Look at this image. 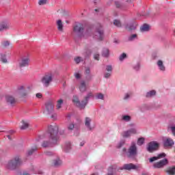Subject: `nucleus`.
I'll list each match as a JSON object with an SVG mask.
<instances>
[{
    "label": "nucleus",
    "instance_id": "5701e85b",
    "mask_svg": "<svg viewBox=\"0 0 175 175\" xmlns=\"http://www.w3.org/2000/svg\"><path fill=\"white\" fill-rule=\"evenodd\" d=\"M79 88L81 92H85V91H87V85L85 81H81Z\"/></svg>",
    "mask_w": 175,
    "mask_h": 175
},
{
    "label": "nucleus",
    "instance_id": "a19ab883",
    "mask_svg": "<svg viewBox=\"0 0 175 175\" xmlns=\"http://www.w3.org/2000/svg\"><path fill=\"white\" fill-rule=\"evenodd\" d=\"M131 96H132V92H129L124 94V96L123 99H124V100H128V99H129L131 98Z\"/></svg>",
    "mask_w": 175,
    "mask_h": 175
},
{
    "label": "nucleus",
    "instance_id": "6ab92c4d",
    "mask_svg": "<svg viewBox=\"0 0 175 175\" xmlns=\"http://www.w3.org/2000/svg\"><path fill=\"white\" fill-rule=\"evenodd\" d=\"M92 120L90 118L86 117L85 118V126L88 131H92V126H91V122Z\"/></svg>",
    "mask_w": 175,
    "mask_h": 175
},
{
    "label": "nucleus",
    "instance_id": "e433bc0d",
    "mask_svg": "<svg viewBox=\"0 0 175 175\" xmlns=\"http://www.w3.org/2000/svg\"><path fill=\"white\" fill-rule=\"evenodd\" d=\"M146 110H150V107L148 106V105L145 104L140 107V111L142 113H144V111H146Z\"/></svg>",
    "mask_w": 175,
    "mask_h": 175
},
{
    "label": "nucleus",
    "instance_id": "338daca9",
    "mask_svg": "<svg viewBox=\"0 0 175 175\" xmlns=\"http://www.w3.org/2000/svg\"><path fill=\"white\" fill-rule=\"evenodd\" d=\"M36 98H38V99H40L42 98V95L41 93H37L36 94Z\"/></svg>",
    "mask_w": 175,
    "mask_h": 175
},
{
    "label": "nucleus",
    "instance_id": "69168bd1",
    "mask_svg": "<svg viewBox=\"0 0 175 175\" xmlns=\"http://www.w3.org/2000/svg\"><path fill=\"white\" fill-rule=\"evenodd\" d=\"M44 154L46 155V157H51V155H53V152H44Z\"/></svg>",
    "mask_w": 175,
    "mask_h": 175
},
{
    "label": "nucleus",
    "instance_id": "8fccbe9b",
    "mask_svg": "<svg viewBox=\"0 0 175 175\" xmlns=\"http://www.w3.org/2000/svg\"><path fill=\"white\" fill-rule=\"evenodd\" d=\"M106 70H107V72L111 73V72H113V66H111V65L107 66Z\"/></svg>",
    "mask_w": 175,
    "mask_h": 175
},
{
    "label": "nucleus",
    "instance_id": "6e6552de",
    "mask_svg": "<svg viewBox=\"0 0 175 175\" xmlns=\"http://www.w3.org/2000/svg\"><path fill=\"white\" fill-rule=\"evenodd\" d=\"M159 148V144L155 141H152L148 144L147 151H148V152H154V151L158 150Z\"/></svg>",
    "mask_w": 175,
    "mask_h": 175
},
{
    "label": "nucleus",
    "instance_id": "39448f33",
    "mask_svg": "<svg viewBox=\"0 0 175 175\" xmlns=\"http://www.w3.org/2000/svg\"><path fill=\"white\" fill-rule=\"evenodd\" d=\"M53 81V72H46L42 78L41 82L44 87H49Z\"/></svg>",
    "mask_w": 175,
    "mask_h": 175
},
{
    "label": "nucleus",
    "instance_id": "f257e3e1",
    "mask_svg": "<svg viewBox=\"0 0 175 175\" xmlns=\"http://www.w3.org/2000/svg\"><path fill=\"white\" fill-rule=\"evenodd\" d=\"M84 25L83 23H77L72 28V32L75 38H84V36H91L92 35V31L91 29H88L84 34Z\"/></svg>",
    "mask_w": 175,
    "mask_h": 175
},
{
    "label": "nucleus",
    "instance_id": "f03ea898",
    "mask_svg": "<svg viewBox=\"0 0 175 175\" xmlns=\"http://www.w3.org/2000/svg\"><path fill=\"white\" fill-rule=\"evenodd\" d=\"M48 136L53 144H57L59 137L58 136V126L50 125L48 127Z\"/></svg>",
    "mask_w": 175,
    "mask_h": 175
},
{
    "label": "nucleus",
    "instance_id": "6e6d98bb",
    "mask_svg": "<svg viewBox=\"0 0 175 175\" xmlns=\"http://www.w3.org/2000/svg\"><path fill=\"white\" fill-rule=\"evenodd\" d=\"M155 161H158L157 156V157H153L149 159V162L150 163H152V162H155Z\"/></svg>",
    "mask_w": 175,
    "mask_h": 175
},
{
    "label": "nucleus",
    "instance_id": "473e14b6",
    "mask_svg": "<svg viewBox=\"0 0 175 175\" xmlns=\"http://www.w3.org/2000/svg\"><path fill=\"white\" fill-rule=\"evenodd\" d=\"M141 31L142 32H148V31H150V25H147V24H144L142 27H141Z\"/></svg>",
    "mask_w": 175,
    "mask_h": 175
},
{
    "label": "nucleus",
    "instance_id": "603ef678",
    "mask_svg": "<svg viewBox=\"0 0 175 175\" xmlns=\"http://www.w3.org/2000/svg\"><path fill=\"white\" fill-rule=\"evenodd\" d=\"M47 3V0H39L38 1V5L40 6H43V5H46Z\"/></svg>",
    "mask_w": 175,
    "mask_h": 175
},
{
    "label": "nucleus",
    "instance_id": "4c0bfd02",
    "mask_svg": "<svg viewBox=\"0 0 175 175\" xmlns=\"http://www.w3.org/2000/svg\"><path fill=\"white\" fill-rule=\"evenodd\" d=\"M137 39V34H132L128 38L129 42H133Z\"/></svg>",
    "mask_w": 175,
    "mask_h": 175
},
{
    "label": "nucleus",
    "instance_id": "49530a36",
    "mask_svg": "<svg viewBox=\"0 0 175 175\" xmlns=\"http://www.w3.org/2000/svg\"><path fill=\"white\" fill-rule=\"evenodd\" d=\"M37 150H38V148L36 147L32 148L31 150H28L27 154L32 155L33 152H35V151H37Z\"/></svg>",
    "mask_w": 175,
    "mask_h": 175
},
{
    "label": "nucleus",
    "instance_id": "a878e982",
    "mask_svg": "<svg viewBox=\"0 0 175 175\" xmlns=\"http://www.w3.org/2000/svg\"><path fill=\"white\" fill-rule=\"evenodd\" d=\"M121 120L124 122H131V121H132V117L129 115H122Z\"/></svg>",
    "mask_w": 175,
    "mask_h": 175
},
{
    "label": "nucleus",
    "instance_id": "13d9d810",
    "mask_svg": "<svg viewBox=\"0 0 175 175\" xmlns=\"http://www.w3.org/2000/svg\"><path fill=\"white\" fill-rule=\"evenodd\" d=\"M100 56V55H99V53H94V59H96V61H99Z\"/></svg>",
    "mask_w": 175,
    "mask_h": 175
},
{
    "label": "nucleus",
    "instance_id": "4d7b16f0",
    "mask_svg": "<svg viewBox=\"0 0 175 175\" xmlns=\"http://www.w3.org/2000/svg\"><path fill=\"white\" fill-rule=\"evenodd\" d=\"M68 129L69 131H73V129H75V124L70 123V124L68 126Z\"/></svg>",
    "mask_w": 175,
    "mask_h": 175
},
{
    "label": "nucleus",
    "instance_id": "5fc2aeb1",
    "mask_svg": "<svg viewBox=\"0 0 175 175\" xmlns=\"http://www.w3.org/2000/svg\"><path fill=\"white\" fill-rule=\"evenodd\" d=\"M169 129H170L173 136L175 137V126H171L169 127Z\"/></svg>",
    "mask_w": 175,
    "mask_h": 175
},
{
    "label": "nucleus",
    "instance_id": "79ce46f5",
    "mask_svg": "<svg viewBox=\"0 0 175 175\" xmlns=\"http://www.w3.org/2000/svg\"><path fill=\"white\" fill-rule=\"evenodd\" d=\"M51 143L49 141H44L42 144V147H43L44 148H47V147H50L51 146Z\"/></svg>",
    "mask_w": 175,
    "mask_h": 175
},
{
    "label": "nucleus",
    "instance_id": "f3484780",
    "mask_svg": "<svg viewBox=\"0 0 175 175\" xmlns=\"http://www.w3.org/2000/svg\"><path fill=\"white\" fill-rule=\"evenodd\" d=\"M45 109L48 114H51L54 111V105L53 103L49 101L45 103Z\"/></svg>",
    "mask_w": 175,
    "mask_h": 175
},
{
    "label": "nucleus",
    "instance_id": "0eeeda50",
    "mask_svg": "<svg viewBox=\"0 0 175 175\" xmlns=\"http://www.w3.org/2000/svg\"><path fill=\"white\" fill-rule=\"evenodd\" d=\"M19 68H27L29 66V57L25 56L18 61Z\"/></svg>",
    "mask_w": 175,
    "mask_h": 175
},
{
    "label": "nucleus",
    "instance_id": "ea45409f",
    "mask_svg": "<svg viewBox=\"0 0 175 175\" xmlns=\"http://www.w3.org/2000/svg\"><path fill=\"white\" fill-rule=\"evenodd\" d=\"M144 137H140L137 141V146H143L144 144Z\"/></svg>",
    "mask_w": 175,
    "mask_h": 175
},
{
    "label": "nucleus",
    "instance_id": "2eb2a0df",
    "mask_svg": "<svg viewBox=\"0 0 175 175\" xmlns=\"http://www.w3.org/2000/svg\"><path fill=\"white\" fill-rule=\"evenodd\" d=\"M137 166L133 163L124 164L121 168V170H136Z\"/></svg>",
    "mask_w": 175,
    "mask_h": 175
},
{
    "label": "nucleus",
    "instance_id": "c756f323",
    "mask_svg": "<svg viewBox=\"0 0 175 175\" xmlns=\"http://www.w3.org/2000/svg\"><path fill=\"white\" fill-rule=\"evenodd\" d=\"M57 30L59 31V32H64V24H62V21L58 20L57 21Z\"/></svg>",
    "mask_w": 175,
    "mask_h": 175
},
{
    "label": "nucleus",
    "instance_id": "dca6fc26",
    "mask_svg": "<svg viewBox=\"0 0 175 175\" xmlns=\"http://www.w3.org/2000/svg\"><path fill=\"white\" fill-rule=\"evenodd\" d=\"M5 101L10 106H14L16 105V98L13 96L7 95L5 96Z\"/></svg>",
    "mask_w": 175,
    "mask_h": 175
},
{
    "label": "nucleus",
    "instance_id": "680f3d73",
    "mask_svg": "<svg viewBox=\"0 0 175 175\" xmlns=\"http://www.w3.org/2000/svg\"><path fill=\"white\" fill-rule=\"evenodd\" d=\"M74 76H75V79H77V80L81 79V75L79 72H75L74 74Z\"/></svg>",
    "mask_w": 175,
    "mask_h": 175
},
{
    "label": "nucleus",
    "instance_id": "c03bdc74",
    "mask_svg": "<svg viewBox=\"0 0 175 175\" xmlns=\"http://www.w3.org/2000/svg\"><path fill=\"white\" fill-rule=\"evenodd\" d=\"M74 61L76 64H80V62H83V61H84V59L81 57H77L74 59Z\"/></svg>",
    "mask_w": 175,
    "mask_h": 175
},
{
    "label": "nucleus",
    "instance_id": "e2e57ef3",
    "mask_svg": "<svg viewBox=\"0 0 175 175\" xmlns=\"http://www.w3.org/2000/svg\"><path fill=\"white\" fill-rule=\"evenodd\" d=\"M124 144H125V141H120L118 144V148H121Z\"/></svg>",
    "mask_w": 175,
    "mask_h": 175
},
{
    "label": "nucleus",
    "instance_id": "de8ad7c7",
    "mask_svg": "<svg viewBox=\"0 0 175 175\" xmlns=\"http://www.w3.org/2000/svg\"><path fill=\"white\" fill-rule=\"evenodd\" d=\"M113 25H115L116 27H118L119 28L122 26L121 21L117 19L113 21Z\"/></svg>",
    "mask_w": 175,
    "mask_h": 175
},
{
    "label": "nucleus",
    "instance_id": "774afa93",
    "mask_svg": "<svg viewBox=\"0 0 175 175\" xmlns=\"http://www.w3.org/2000/svg\"><path fill=\"white\" fill-rule=\"evenodd\" d=\"M111 171H109L107 175H114V174L113 173V168L110 169Z\"/></svg>",
    "mask_w": 175,
    "mask_h": 175
},
{
    "label": "nucleus",
    "instance_id": "f704fd0d",
    "mask_svg": "<svg viewBox=\"0 0 175 175\" xmlns=\"http://www.w3.org/2000/svg\"><path fill=\"white\" fill-rule=\"evenodd\" d=\"M62 105H64V100L63 99L58 100L56 105V109L57 110H59V109L62 107Z\"/></svg>",
    "mask_w": 175,
    "mask_h": 175
},
{
    "label": "nucleus",
    "instance_id": "7ed1b4c3",
    "mask_svg": "<svg viewBox=\"0 0 175 175\" xmlns=\"http://www.w3.org/2000/svg\"><path fill=\"white\" fill-rule=\"evenodd\" d=\"M23 165V161L20 158V156H16L12 159L10 160L6 164L7 169L9 170H16L18 166Z\"/></svg>",
    "mask_w": 175,
    "mask_h": 175
},
{
    "label": "nucleus",
    "instance_id": "09e8293b",
    "mask_svg": "<svg viewBox=\"0 0 175 175\" xmlns=\"http://www.w3.org/2000/svg\"><path fill=\"white\" fill-rule=\"evenodd\" d=\"M125 58H126V53H122L119 57L120 61H124Z\"/></svg>",
    "mask_w": 175,
    "mask_h": 175
},
{
    "label": "nucleus",
    "instance_id": "052dcab7",
    "mask_svg": "<svg viewBox=\"0 0 175 175\" xmlns=\"http://www.w3.org/2000/svg\"><path fill=\"white\" fill-rule=\"evenodd\" d=\"M92 53H93L94 54H95V53H99V48L98 46L94 47L92 49Z\"/></svg>",
    "mask_w": 175,
    "mask_h": 175
},
{
    "label": "nucleus",
    "instance_id": "bf43d9fd",
    "mask_svg": "<svg viewBox=\"0 0 175 175\" xmlns=\"http://www.w3.org/2000/svg\"><path fill=\"white\" fill-rule=\"evenodd\" d=\"M111 77V72H105L104 77L105 79H109Z\"/></svg>",
    "mask_w": 175,
    "mask_h": 175
},
{
    "label": "nucleus",
    "instance_id": "72a5a7b5",
    "mask_svg": "<svg viewBox=\"0 0 175 175\" xmlns=\"http://www.w3.org/2000/svg\"><path fill=\"white\" fill-rule=\"evenodd\" d=\"M140 68H141L140 62H137V64L133 66V70H135V72H140Z\"/></svg>",
    "mask_w": 175,
    "mask_h": 175
},
{
    "label": "nucleus",
    "instance_id": "b1692460",
    "mask_svg": "<svg viewBox=\"0 0 175 175\" xmlns=\"http://www.w3.org/2000/svg\"><path fill=\"white\" fill-rule=\"evenodd\" d=\"M53 165L54 167H59V166L62 165V161L59 158H57L53 160Z\"/></svg>",
    "mask_w": 175,
    "mask_h": 175
},
{
    "label": "nucleus",
    "instance_id": "9b49d317",
    "mask_svg": "<svg viewBox=\"0 0 175 175\" xmlns=\"http://www.w3.org/2000/svg\"><path fill=\"white\" fill-rule=\"evenodd\" d=\"M94 98V92H88L87 94L84 96L83 100H82V103L83 105V109H85V106L88 105L90 99Z\"/></svg>",
    "mask_w": 175,
    "mask_h": 175
},
{
    "label": "nucleus",
    "instance_id": "2f4dec72",
    "mask_svg": "<svg viewBox=\"0 0 175 175\" xmlns=\"http://www.w3.org/2000/svg\"><path fill=\"white\" fill-rule=\"evenodd\" d=\"M64 150L65 152H69L70 150H72V144H70V142H68L67 144H66Z\"/></svg>",
    "mask_w": 175,
    "mask_h": 175
},
{
    "label": "nucleus",
    "instance_id": "9d476101",
    "mask_svg": "<svg viewBox=\"0 0 175 175\" xmlns=\"http://www.w3.org/2000/svg\"><path fill=\"white\" fill-rule=\"evenodd\" d=\"M16 94H18L19 98H27L28 96V92L23 85L18 87Z\"/></svg>",
    "mask_w": 175,
    "mask_h": 175
},
{
    "label": "nucleus",
    "instance_id": "58836bf2",
    "mask_svg": "<svg viewBox=\"0 0 175 175\" xmlns=\"http://www.w3.org/2000/svg\"><path fill=\"white\" fill-rule=\"evenodd\" d=\"M23 125L21 126V129L22 130H25L27 129V128H28V126H29V124H28V122L23 120L22 121Z\"/></svg>",
    "mask_w": 175,
    "mask_h": 175
},
{
    "label": "nucleus",
    "instance_id": "37998d69",
    "mask_svg": "<svg viewBox=\"0 0 175 175\" xmlns=\"http://www.w3.org/2000/svg\"><path fill=\"white\" fill-rule=\"evenodd\" d=\"M128 131L130 133L131 135L137 134V130L136 129V128L130 129L128 130Z\"/></svg>",
    "mask_w": 175,
    "mask_h": 175
},
{
    "label": "nucleus",
    "instance_id": "aec40b11",
    "mask_svg": "<svg viewBox=\"0 0 175 175\" xmlns=\"http://www.w3.org/2000/svg\"><path fill=\"white\" fill-rule=\"evenodd\" d=\"M157 65L158 66L159 70L161 72H165L166 70V67L163 64V62L161 59L158 60L157 62Z\"/></svg>",
    "mask_w": 175,
    "mask_h": 175
},
{
    "label": "nucleus",
    "instance_id": "20e7f679",
    "mask_svg": "<svg viewBox=\"0 0 175 175\" xmlns=\"http://www.w3.org/2000/svg\"><path fill=\"white\" fill-rule=\"evenodd\" d=\"M126 156L130 159H135L137 156V146L135 142H132L131 146H129L127 152Z\"/></svg>",
    "mask_w": 175,
    "mask_h": 175
},
{
    "label": "nucleus",
    "instance_id": "3c124183",
    "mask_svg": "<svg viewBox=\"0 0 175 175\" xmlns=\"http://www.w3.org/2000/svg\"><path fill=\"white\" fill-rule=\"evenodd\" d=\"M166 157V154L165 152L160 153L157 155V159H162V158H165Z\"/></svg>",
    "mask_w": 175,
    "mask_h": 175
},
{
    "label": "nucleus",
    "instance_id": "423d86ee",
    "mask_svg": "<svg viewBox=\"0 0 175 175\" xmlns=\"http://www.w3.org/2000/svg\"><path fill=\"white\" fill-rule=\"evenodd\" d=\"M94 38L96 40L102 41L105 38V31L103 30V27L100 26L96 29V31L94 35Z\"/></svg>",
    "mask_w": 175,
    "mask_h": 175
},
{
    "label": "nucleus",
    "instance_id": "4be33fe9",
    "mask_svg": "<svg viewBox=\"0 0 175 175\" xmlns=\"http://www.w3.org/2000/svg\"><path fill=\"white\" fill-rule=\"evenodd\" d=\"M115 5L117 9H120V10H125L126 9V5L120 1H115Z\"/></svg>",
    "mask_w": 175,
    "mask_h": 175
},
{
    "label": "nucleus",
    "instance_id": "864d4df0",
    "mask_svg": "<svg viewBox=\"0 0 175 175\" xmlns=\"http://www.w3.org/2000/svg\"><path fill=\"white\" fill-rule=\"evenodd\" d=\"M2 46H3V47H8V46H10V42L9 41H3L1 43Z\"/></svg>",
    "mask_w": 175,
    "mask_h": 175
},
{
    "label": "nucleus",
    "instance_id": "0e129e2a",
    "mask_svg": "<svg viewBox=\"0 0 175 175\" xmlns=\"http://www.w3.org/2000/svg\"><path fill=\"white\" fill-rule=\"evenodd\" d=\"M0 132H5V133H10V135H13V133H14V131L13 130H10L9 131H1Z\"/></svg>",
    "mask_w": 175,
    "mask_h": 175
},
{
    "label": "nucleus",
    "instance_id": "f8f14e48",
    "mask_svg": "<svg viewBox=\"0 0 175 175\" xmlns=\"http://www.w3.org/2000/svg\"><path fill=\"white\" fill-rule=\"evenodd\" d=\"M72 102L76 105L77 107H79V109H80L81 110L84 109L83 100L80 101V100L79 99V96H73Z\"/></svg>",
    "mask_w": 175,
    "mask_h": 175
},
{
    "label": "nucleus",
    "instance_id": "bb28decb",
    "mask_svg": "<svg viewBox=\"0 0 175 175\" xmlns=\"http://www.w3.org/2000/svg\"><path fill=\"white\" fill-rule=\"evenodd\" d=\"M126 29H127V31H135V29H136V26H135V24H133V23H128L126 26H125Z\"/></svg>",
    "mask_w": 175,
    "mask_h": 175
},
{
    "label": "nucleus",
    "instance_id": "a211bd4d",
    "mask_svg": "<svg viewBox=\"0 0 175 175\" xmlns=\"http://www.w3.org/2000/svg\"><path fill=\"white\" fill-rule=\"evenodd\" d=\"M163 146L164 147H172L174 146V142L172 138H165L163 140Z\"/></svg>",
    "mask_w": 175,
    "mask_h": 175
},
{
    "label": "nucleus",
    "instance_id": "393cba45",
    "mask_svg": "<svg viewBox=\"0 0 175 175\" xmlns=\"http://www.w3.org/2000/svg\"><path fill=\"white\" fill-rule=\"evenodd\" d=\"M157 95V91L155 90H150L146 93V98H154Z\"/></svg>",
    "mask_w": 175,
    "mask_h": 175
},
{
    "label": "nucleus",
    "instance_id": "1a4fd4ad",
    "mask_svg": "<svg viewBox=\"0 0 175 175\" xmlns=\"http://www.w3.org/2000/svg\"><path fill=\"white\" fill-rule=\"evenodd\" d=\"M169 163L167 159H163V160L156 162L153 164V167L154 169H162Z\"/></svg>",
    "mask_w": 175,
    "mask_h": 175
},
{
    "label": "nucleus",
    "instance_id": "c9c22d12",
    "mask_svg": "<svg viewBox=\"0 0 175 175\" xmlns=\"http://www.w3.org/2000/svg\"><path fill=\"white\" fill-rule=\"evenodd\" d=\"M152 59H158L159 58V51H155L152 54Z\"/></svg>",
    "mask_w": 175,
    "mask_h": 175
},
{
    "label": "nucleus",
    "instance_id": "7c9ffc66",
    "mask_svg": "<svg viewBox=\"0 0 175 175\" xmlns=\"http://www.w3.org/2000/svg\"><path fill=\"white\" fill-rule=\"evenodd\" d=\"M0 59L3 64H8V59L6 58V53H0Z\"/></svg>",
    "mask_w": 175,
    "mask_h": 175
},
{
    "label": "nucleus",
    "instance_id": "ddd939ff",
    "mask_svg": "<svg viewBox=\"0 0 175 175\" xmlns=\"http://www.w3.org/2000/svg\"><path fill=\"white\" fill-rule=\"evenodd\" d=\"M92 54V51L91 49H90V46H85L84 49L82 51V55H83L85 59H87V58H89L91 57V55Z\"/></svg>",
    "mask_w": 175,
    "mask_h": 175
},
{
    "label": "nucleus",
    "instance_id": "4468645a",
    "mask_svg": "<svg viewBox=\"0 0 175 175\" xmlns=\"http://www.w3.org/2000/svg\"><path fill=\"white\" fill-rule=\"evenodd\" d=\"M10 28V23L6 21L0 23V32H4V31H8Z\"/></svg>",
    "mask_w": 175,
    "mask_h": 175
},
{
    "label": "nucleus",
    "instance_id": "a18cd8bd",
    "mask_svg": "<svg viewBox=\"0 0 175 175\" xmlns=\"http://www.w3.org/2000/svg\"><path fill=\"white\" fill-rule=\"evenodd\" d=\"M132 135H131V133L127 130L126 131L123 132L122 137H131Z\"/></svg>",
    "mask_w": 175,
    "mask_h": 175
},
{
    "label": "nucleus",
    "instance_id": "c85d7f7f",
    "mask_svg": "<svg viewBox=\"0 0 175 175\" xmlns=\"http://www.w3.org/2000/svg\"><path fill=\"white\" fill-rule=\"evenodd\" d=\"M110 55V51L107 48L103 49L102 51V56L105 57V58H108V57Z\"/></svg>",
    "mask_w": 175,
    "mask_h": 175
},
{
    "label": "nucleus",
    "instance_id": "412c9836",
    "mask_svg": "<svg viewBox=\"0 0 175 175\" xmlns=\"http://www.w3.org/2000/svg\"><path fill=\"white\" fill-rule=\"evenodd\" d=\"M85 76L86 80H91L92 79V75H91V69L90 68H86L85 70Z\"/></svg>",
    "mask_w": 175,
    "mask_h": 175
},
{
    "label": "nucleus",
    "instance_id": "cd10ccee",
    "mask_svg": "<svg viewBox=\"0 0 175 175\" xmlns=\"http://www.w3.org/2000/svg\"><path fill=\"white\" fill-rule=\"evenodd\" d=\"M94 99H96V100H105V94H103V93H97L95 96H94Z\"/></svg>",
    "mask_w": 175,
    "mask_h": 175
}]
</instances>
